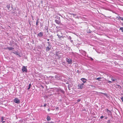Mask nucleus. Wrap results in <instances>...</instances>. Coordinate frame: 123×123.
Instances as JSON below:
<instances>
[{"label":"nucleus","mask_w":123,"mask_h":123,"mask_svg":"<svg viewBox=\"0 0 123 123\" xmlns=\"http://www.w3.org/2000/svg\"><path fill=\"white\" fill-rule=\"evenodd\" d=\"M7 8L8 9H9L10 8V6H9L7 5L6 6Z\"/></svg>","instance_id":"obj_21"},{"label":"nucleus","mask_w":123,"mask_h":123,"mask_svg":"<svg viewBox=\"0 0 123 123\" xmlns=\"http://www.w3.org/2000/svg\"><path fill=\"white\" fill-rule=\"evenodd\" d=\"M71 40V42L72 43V42H73V40Z\"/></svg>","instance_id":"obj_35"},{"label":"nucleus","mask_w":123,"mask_h":123,"mask_svg":"<svg viewBox=\"0 0 123 123\" xmlns=\"http://www.w3.org/2000/svg\"><path fill=\"white\" fill-rule=\"evenodd\" d=\"M84 84V83L79 84L78 86V89H82L83 87V86Z\"/></svg>","instance_id":"obj_3"},{"label":"nucleus","mask_w":123,"mask_h":123,"mask_svg":"<svg viewBox=\"0 0 123 123\" xmlns=\"http://www.w3.org/2000/svg\"><path fill=\"white\" fill-rule=\"evenodd\" d=\"M111 80L113 81H115V80H116V79H113V78H111Z\"/></svg>","instance_id":"obj_20"},{"label":"nucleus","mask_w":123,"mask_h":123,"mask_svg":"<svg viewBox=\"0 0 123 123\" xmlns=\"http://www.w3.org/2000/svg\"><path fill=\"white\" fill-rule=\"evenodd\" d=\"M55 21L56 23L57 24H59L60 23V22L58 20H55Z\"/></svg>","instance_id":"obj_13"},{"label":"nucleus","mask_w":123,"mask_h":123,"mask_svg":"<svg viewBox=\"0 0 123 123\" xmlns=\"http://www.w3.org/2000/svg\"><path fill=\"white\" fill-rule=\"evenodd\" d=\"M22 71L24 72H26L27 71V69L24 66H23L22 69Z\"/></svg>","instance_id":"obj_4"},{"label":"nucleus","mask_w":123,"mask_h":123,"mask_svg":"<svg viewBox=\"0 0 123 123\" xmlns=\"http://www.w3.org/2000/svg\"><path fill=\"white\" fill-rule=\"evenodd\" d=\"M121 98L122 101L123 102V97H122Z\"/></svg>","instance_id":"obj_23"},{"label":"nucleus","mask_w":123,"mask_h":123,"mask_svg":"<svg viewBox=\"0 0 123 123\" xmlns=\"http://www.w3.org/2000/svg\"><path fill=\"white\" fill-rule=\"evenodd\" d=\"M56 55H57V56H58V54H57V53H56Z\"/></svg>","instance_id":"obj_41"},{"label":"nucleus","mask_w":123,"mask_h":123,"mask_svg":"<svg viewBox=\"0 0 123 123\" xmlns=\"http://www.w3.org/2000/svg\"><path fill=\"white\" fill-rule=\"evenodd\" d=\"M3 121L2 122H3V123H4V122H5V121Z\"/></svg>","instance_id":"obj_39"},{"label":"nucleus","mask_w":123,"mask_h":123,"mask_svg":"<svg viewBox=\"0 0 123 123\" xmlns=\"http://www.w3.org/2000/svg\"><path fill=\"white\" fill-rule=\"evenodd\" d=\"M56 28H58L57 26V27H56Z\"/></svg>","instance_id":"obj_42"},{"label":"nucleus","mask_w":123,"mask_h":123,"mask_svg":"<svg viewBox=\"0 0 123 123\" xmlns=\"http://www.w3.org/2000/svg\"><path fill=\"white\" fill-rule=\"evenodd\" d=\"M120 30H121L122 32H123V27H120Z\"/></svg>","instance_id":"obj_18"},{"label":"nucleus","mask_w":123,"mask_h":123,"mask_svg":"<svg viewBox=\"0 0 123 123\" xmlns=\"http://www.w3.org/2000/svg\"><path fill=\"white\" fill-rule=\"evenodd\" d=\"M47 110H48V111H50V110L49 109H48Z\"/></svg>","instance_id":"obj_34"},{"label":"nucleus","mask_w":123,"mask_h":123,"mask_svg":"<svg viewBox=\"0 0 123 123\" xmlns=\"http://www.w3.org/2000/svg\"><path fill=\"white\" fill-rule=\"evenodd\" d=\"M118 19H121V20H123V17H121L120 16H119V17H118Z\"/></svg>","instance_id":"obj_15"},{"label":"nucleus","mask_w":123,"mask_h":123,"mask_svg":"<svg viewBox=\"0 0 123 123\" xmlns=\"http://www.w3.org/2000/svg\"><path fill=\"white\" fill-rule=\"evenodd\" d=\"M6 49H7L9 50H10L14 49V48L12 47H7L6 48Z\"/></svg>","instance_id":"obj_11"},{"label":"nucleus","mask_w":123,"mask_h":123,"mask_svg":"<svg viewBox=\"0 0 123 123\" xmlns=\"http://www.w3.org/2000/svg\"><path fill=\"white\" fill-rule=\"evenodd\" d=\"M14 101L17 104H19L20 102V100L17 98H15L14 100Z\"/></svg>","instance_id":"obj_2"},{"label":"nucleus","mask_w":123,"mask_h":123,"mask_svg":"<svg viewBox=\"0 0 123 123\" xmlns=\"http://www.w3.org/2000/svg\"><path fill=\"white\" fill-rule=\"evenodd\" d=\"M59 108V107H57L56 108V109H58Z\"/></svg>","instance_id":"obj_36"},{"label":"nucleus","mask_w":123,"mask_h":123,"mask_svg":"<svg viewBox=\"0 0 123 123\" xmlns=\"http://www.w3.org/2000/svg\"><path fill=\"white\" fill-rule=\"evenodd\" d=\"M107 118V117H106L105 118V119H106Z\"/></svg>","instance_id":"obj_40"},{"label":"nucleus","mask_w":123,"mask_h":123,"mask_svg":"<svg viewBox=\"0 0 123 123\" xmlns=\"http://www.w3.org/2000/svg\"><path fill=\"white\" fill-rule=\"evenodd\" d=\"M104 117H103V116H101V117H100V118L101 119H102Z\"/></svg>","instance_id":"obj_29"},{"label":"nucleus","mask_w":123,"mask_h":123,"mask_svg":"<svg viewBox=\"0 0 123 123\" xmlns=\"http://www.w3.org/2000/svg\"><path fill=\"white\" fill-rule=\"evenodd\" d=\"M107 112L109 115H111V112L110 111L108 110V109H107Z\"/></svg>","instance_id":"obj_8"},{"label":"nucleus","mask_w":123,"mask_h":123,"mask_svg":"<svg viewBox=\"0 0 123 123\" xmlns=\"http://www.w3.org/2000/svg\"><path fill=\"white\" fill-rule=\"evenodd\" d=\"M46 105V104H45L43 105V106L45 107Z\"/></svg>","instance_id":"obj_28"},{"label":"nucleus","mask_w":123,"mask_h":123,"mask_svg":"<svg viewBox=\"0 0 123 123\" xmlns=\"http://www.w3.org/2000/svg\"><path fill=\"white\" fill-rule=\"evenodd\" d=\"M122 25H123V23L122 24Z\"/></svg>","instance_id":"obj_43"},{"label":"nucleus","mask_w":123,"mask_h":123,"mask_svg":"<svg viewBox=\"0 0 123 123\" xmlns=\"http://www.w3.org/2000/svg\"><path fill=\"white\" fill-rule=\"evenodd\" d=\"M108 82L109 83H112V82L110 81H108Z\"/></svg>","instance_id":"obj_27"},{"label":"nucleus","mask_w":123,"mask_h":123,"mask_svg":"<svg viewBox=\"0 0 123 123\" xmlns=\"http://www.w3.org/2000/svg\"><path fill=\"white\" fill-rule=\"evenodd\" d=\"M51 118L49 116H48L47 118V121H49L51 120Z\"/></svg>","instance_id":"obj_12"},{"label":"nucleus","mask_w":123,"mask_h":123,"mask_svg":"<svg viewBox=\"0 0 123 123\" xmlns=\"http://www.w3.org/2000/svg\"><path fill=\"white\" fill-rule=\"evenodd\" d=\"M43 36V33L42 32H40L38 34V36L39 37H42Z\"/></svg>","instance_id":"obj_5"},{"label":"nucleus","mask_w":123,"mask_h":123,"mask_svg":"<svg viewBox=\"0 0 123 123\" xmlns=\"http://www.w3.org/2000/svg\"><path fill=\"white\" fill-rule=\"evenodd\" d=\"M100 93L104 94L105 96H106L107 97L108 96L107 94L106 93H102V92H100Z\"/></svg>","instance_id":"obj_16"},{"label":"nucleus","mask_w":123,"mask_h":123,"mask_svg":"<svg viewBox=\"0 0 123 123\" xmlns=\"http://www.w3.org/2000/svg\"><path fill=\"white\" fill-rule=\"evenodd\" d=\"M39 22V21H37L36 23V25H38Z\"/></svg>","instance_id":"obj_22"},{"label":"nucleus","mask_w":123,"mask_h":123,"mask_svg":"<svg viewBox=\"0 0 123 123\" xmlns=\"http://www.w3.org/2000/svg\"><path fill=\"white\" fill-rule=\"evenodd\" d=\"M101 78L100 77H99V78H97L96 79L97 80H98V81H101V80H100V79H101Z\"/></svg>","instance_id":"obj_17"},{"label":"nucleus","mask_w":123,"mask_h":123,"mask_svg":"<svg viewBox=\"0 0 123 123\" xmlns=\"http://www.w3.org/2000/svg\"><path fill=\"white\" fill-rule=\"evenodd\" d=\"M53 123L52 122H48V123Z\"/></svg>","instance_id":"obj_32"},{"label":"nucleus","mask_w":123,"mask_h":123,"mask_svg":"<svg viewBox=\"0 0 123 123\" xmlns=\"http://www.w3.org/2000/svg\"><path fill=\"white\" fill-rule=\"evenodd\" d=\"M68 39L69 40H71V37L70 36H69L68 37Z\"/></svg>","instance_id":"obj_25"},{"label":"nucleus","mask_w":123,"mask_h":123,"mask_svg":"<svg viewBox=\"0 0 123 123\" xmlns=\"http://www.w3.org/2000/svg\"><path fill=\"white\" fill-rule=\"evenodd\" d=\"M13 53L14 54H16V55H18L19 57L20 56V55H19V53L18 52L15 51V52H13Z\"/></svg>","instance_id":"obj_7"},{"label":"nucleus","mask_w":123,"mask_h":123,"mask_svg":"<svg viewBox=\"0 0 123 123\" xmlns=\"http://www.w3.org/2000/svg\"><path fill=\"white\" fill-rule=\"evenodd\" d=\"M31 84H30L29 85V86H28V88H27V89L28 90H29L30 89V87H31Z\"/></svg>","instance_id":"obj_19"},{"label":"nucleus","mask_w":123,"mask_h":123,"mask_svg":"<svg viewBox=\"0 0 123 123\" xmlns=\"http://www.w3.org/2000/svg\"><path fill=\"white\" fill-rule=\"evenodd\" d=\"M50 49V48L49 47V46H47L46 48V50L47 51H49Z\"/></svg>","instance_id":"obj_10"},{"label":"nucleus","mask_w":123,"mask_h":123,"mask_svg":"<svg viewBox=\"0 0 123 123\" xmlns=\"http://www.w3.org/2000/svg\"><path fill=\"white\" fill-rule=\"evenodd\" d=\"M55 78L58 80H59L60 79V78L58 75H56L55 76Z\"/></svg>","instance_id":"obj_9"},{"label":"nucleus","mask_w":123,"mask_h":123,"mask_svg":"<svg viewBox=\"0 0 123 123\" xmlns=\"http://www.w3.org/2000/svg\"><path fill=\"white\" fill-rule=\"evenodd\" d=\"M68 14H70L71 15H73L74 16V17L75 16H76V14H74V13H68Z\"/></svg>","instance_id":"obj_14"},{"label":"nucleus","mask_w":123,"mask_h":123,"mask_svg":"<svg viewBox=\"0 0 123 123\" xmlns=\"http://www.w3.org/2000/svg\"><path fill=\"white\" fill-rule=\"evenodd\" d=\"M47 43H48V44H49V46H50V43L49 42H48Z\"/></svg>","instance_id":"obj_30"},{"label":"nucleus","mask_w":123,"mask_h":123,"mask_svg":"<svg viewBox=\"0 0 123 123\" xmlns=\"http://www.w3.org/2000/svg\"><path fill=\"white\" fill-rule=\"evenodd\" d=\"M39 19L38 18L37 21H39Z\"/></svg>","instance_id":"obj_33"},{"label":"nucleus","mask_w":123,"mask_h":123,"mask_svg":"<svg viewBox=\"0 0 123 123\" xmlns=\"http://www.w3.org/2000/svg\"><path fill=\"white\" fill-rule=\"evenodd\" d=\"M57 36H58V37L59 38H60L61 37V36H60L59 35H58V34L57 35Z\"/></svg>","instance_id":"obj_24"},{"label":"nucleus","mask_w":123,"mask_h":123,"mask_svg":"<svg viewBox=\"0 0 123 123\" xmlns=\"http://www.w3.org/2000/svg\"><path fill=\"white\" fill-rule=\"evenodd\" d=\"M80 101V99H78L77 100V102H79Z\"/></svg>","instance_id":"obj_31"},{"label":"nucleus","mask_w":123,"mask_h":123,"mask_svg":"<svg viewBox=\"0 0 123 123\" xmlns=\"http://www.w3.org/2000/svg\"><path fill=\"white\" fill-rule=\"evenodd\" d=\"M49 39H47V41H49Z\"/></svg>","instance_id":"obj_38"},{"label":"nucleus","mask_w":123,"mask_h":123,"mask_svg":"<svg viewBox=\"0 0 123 123\" xmlns=\"http://www.w3.org/2000/svg\"><path fill=\"white\" fill-rule=\"evenodd\" d=\"M81 80L83 82V83H84H84H85L87 81V80L85 78H82L81 79Z\"/></svg>","instance_id":"obj_6"},{"label":"nucleus","mask_w":123,"mask_h":123,"mask_svg":"<svg viewBox=\"0 0 123 123\" xmlns=\"http://www.w3.org/2000/svg\"><path fill=\"white\" fill-rule=\"evenodd\" d=\"M66 61L68 63V64H71L72 63V60L70 58H66Z\"/></svg>","instance_id":"obj_1"},{"label":"nucleus","mask_w":123,"mask_h":123,"mask_svg":"<svg viewBox=\"0 0 123 123\" xmlns=\"http://www.w3.org/2000/svg\"><path fill=\"white\" fill-rule=\"evenodd\" d=\"M1 119L2 121H3V120H4V118L3 117H2Z\"/></svg>","instance_id":"obj_26"},{"label":"nucleus","mask_w":123,"mask_h":123,"mask_svg":"<svg viewBox=\"0 0 123 123\" xmlns=\"http://www.w3.org/2000/svg\"><path fill=\"white\" fill-rule=\"evenodd\" d=\"M91 59L92 60H93V59L91 58Z\"/></svg>","instance_id":"obj_37"}]
</instances>
